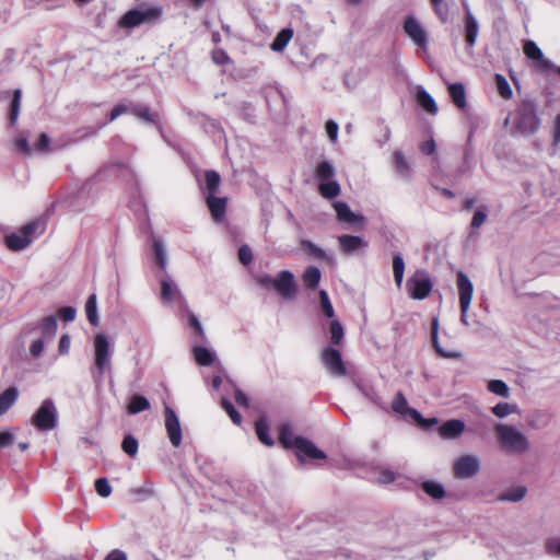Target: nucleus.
<instances>
[{"mask_svg":"<svg viewBox=\"0 0 560 560\" xmlns=\"http://www.w3.org/2000/svg\"><path fill=\"white\" fill-rule=\"evenodd\" d=\"M255 280L262 289H273L283 300H293L298 293L294 275L289 270L280 271L276 278L269 275H258Z\"/></svg>","mask_w":560,"mask_h":560,"instance_id":"f257e3e1","label":"nucleus"},{"mask_svg":"<svg viewBox=\"0 0 560 560\" xmlns=\"http://www.w3.org/2000/svg\"><path fill=\"white\" fill-rule=\"evenodd\" d=\"M46 230V223L36 219L20 229L18 233H12L4 237L5 246L12 252H19L26 248L32 241L42 235Z\"/></svg>","mask_w":560,"mask_h":560,"instance_id":"f03ea898","label":"nucleus"},{"mask_svg":"<svg viewBox=\"0 0 560 560\" xmlns=\"http://www.w3.org/2000/svg\"><path fill=\"white\" fill-rule=\"evenodd\" d=\"M494 431L504 450L513 453H524L529 448L527 438L515 427L499 423L494 427Z\"/></svg>","mask_w":560,"mask_h":560,"instance_id":"7ed1b4c3","label":"nucleus"},{"mask_svg":"<svg viewBox=\"0 0 560 560\" xmlns=\"http://www.w3.org/2000/svg\"><path fill=\"white\" fill-rule=\"evenodd\" d=\"M163 14L161 5H151L145 8L132 9L127 11L118 21L121 28H133L141 24L156 23Z\"/></svg>","mask_w":560,"mask_h":560,"instance_id":"20e7f679","label":"nucleus"},{"mask_svg":"<svg viewBox=\"0 0 560 560\" xmlns=\"http://www.w3.org/2000/svg\"><path fill=\"white\" fill-rule=\"evenodd\" d=\"M315 176L319 180L318 191L323 198L331 200L340 195L341 187L337 180L331 179L335 176V170L329 162L318 163Z\"/></svg>","mask_w":560,"mask_h":560,"instance_id":"39448f33","label":"nucleus"},{"mask_svg":"<svg viewBox=\"0 0 560 560\" xmlns=\"http://www.w3.org/2000/svg\"><path fill=\"white\" fill-rule=\"evenodd\" d=\"M540 121L536 106L532 101L524 100L516 109L515 128L524 135H533L539 128Z\"/></svg>","mask_w":560,"mask_h":560,"instance_id":"423d86ee","label":"nucleus"},{"mask_svg":"<svg viewBox=\"0 0 560 560\" xmlns=\"http://www.w3.org/2000/svg\"><path fill=\"white\" fill-rule=\"evenodd\" d=\"M94 365L95 371L92 372L94 378H101L110 368V343L104 334H97L94 337Z\"/></svg>","mask_w":560,"mask_h":560,"instance_id":"0eeeda50","label":"nucleus"},{"mask_svg":"<svg viewBox=\"0 0 560 560\" xmlns=\"http://www.w3.org/2000/svg\"><path fill=\"white\" fill-rule=\"evenodd\" d=\"M406 288L410 298L415 300H423L430 295L433 283L425 270L418 269L407 280Z\"/></svg>","mask_w":560,"mask_h":560,"instance_id":"6e6552de","label":"nucleus"},{"mask_svg":"<svg viewBox=\"0 0 560 560\" xmlns=\"http://www.w3.org/2000/svg\"><path fill=\"white\" fill-rule=\"evenodd\" d=\"M33 425L39 431L52 430L57 424V411L50 399H45L32 418Z\"/></svg>","mask_w":560,"mask_h":560,"instance_id":"1a4fd4ad","label":"nucleus"},{"mask_svg":"<svg viewBox=\"0 0 560 560\" xmlns=\"http://www.w3.org/2000/svg\"><path fill=\"white\" fill-rule=\"evenodd\" d=\"M405 34L421 50H427L429 45V36L424 26L413 15H407L404 25Z\"/></svg>","mask_w":560,"mask_h":560,"instance_id":"9d476101","label":"nucleus"},{"mask_svg":"<svg viewBox=\"0 0 560 560\" xmlns=\"http://www.w3.org/2000/svg\"><path fill=\"white\" fill-rule=\"evenodd\" d=\"M456 285L458 289L459 295V306L462 313V320L467 324L466 317L467 312L469 310L472 294H474V285L468 278V276L464 271H458L456 275Z\"/></svg>","mask_w":560,"mask_h":560,"instance_id":"9b49d317","label":"nucleus"},{"mask_svg":"<svg viewBox=\"0 0 560 560\" xmlns=\"http://www.w3.org/2000/svg\"><path fill=\"white\" fill-rule=\"evenodd\" d=\"M320 361L326 370L334 376L341 377L346 376L348 373L340 351L332 347H326L322 351Z\"/></svg>","mask_w":560,"mask_h":560,"instance_id":"f8f14e48","label":"nucleus"},{"mask_svg":"<svg viewBox=\"0 0 560 560\" xmlns=\"http://www.w3.org/2000/svg\"><path fill=\"white\" fill-rule=\"evenodd\" d=\"M480 470V460L474 455H464L457 458L453 466V474L458 479L474 477Z\"/></svg>","mask_w":560,"mask_h":560,"instance_id":"ddd939ff","label":"nucleus"},{"mask_svg":"<svg viewBox=\"0 0 560 560\" xmlns=\"http://www.w3.org/2000/svg\"><path fill=\"white\" fill-rule=\"evenodd\" d=\"M392 408L395 412L401 416H410L415 421H417L420 424H423L424 427H430L438 422L435 418L424 420L419 411L408 407L407 399L401 392H398L396 394L392 402Z\"/></svg>","mask_w":560,"mask_h":560,"instance_id":"4468645a","label":"nucleus"},{"mask_svg":"<svg viewBox=\"0 0 560 560\" xmlns=\"http://www.w3.org/2000/svg\"><path fill=\"white\" fill-rule=\"evenodd\" d=\"M523 51L528 59L536 62L538 71L547 73L553 68L552 62L544 57L541 49L535 42L526 40L523 45Z\"/></svg>","mask_w":560,"mask_h":560,"instance_id":"2eb2a0df","label":"nucleus"},{"mask_svg":"<svg viewBox=\"0 0 560 560\" xmlns=\"http://www.w3.org/2000/svg\"><path fill=\"white\" fill-rule=\"evenodd\" d=\"M165 429L170 442L174 447L182 444V427L175 411L171 407H165Z\"/></svg>","mask_w":560,"mask_h":560,"instance_id":"dca6fc26","label":"nucleus"},{"mask_svg":"<svg viewBox=\"0 0 560 560\" xmlns=\"http://www.w3.org/2000/svg\"><path fill=\"white\" fill-rule=\"evenodd\" d=\"M295 450H296V456L300 460H302V456H306L312 459H325L326 454L317 448L313 442L310 440L303 438V436H295Z\"/></svg>","mask_w":560,"mask_h":560,"instance_id":"f3484780","label":"nucleus"},{"mask_svg":"<svg viewBox=\"0 0 560 560\" xmlns=\"http://www.w3.org/2000/svg\"><path fill=\"white\" fill-rule=\"evenodd\" d=\"M439 318L434 317L431 323V339L432 345L434 347V350L438 352L439 355L447 359H457L460 357V352L453 348L443 347L439 341Z\"/></svg>","mask_w":560,"mask_h":560,"instance_id":"a211bd4d","label":"nucleus"},{"mask_svg":"<svg viewBox=\"0 0 560 560\" xmlns=\"http://www.w3.org/2000/svg\"><path fill=\"white\" fill-rule=\"evenodd\" d=\"M206 201L212 219L217 222L222 221L225 217L228 199L225 197L221 198L213 194H208Z\"/></svg>","mask_w":560,"mask_h":560,"instance_id":"6ab92c4d","label":"nucleus"},{"mask_svg":"<svg viewBox=\"0 0 560 560\" xmlns=\"http://www.w3.org/2000/svg\"><path fill=\"white\" fill-rule=\"evenodd\" d=\"M464 431L465 423L459 419L447 420L439 428V433L443 439H456Z\"/></svg>","mask_w":560,"mask_h":560,"instance_id":"aec40b11","label":"nucleus"},{"mask_svg":"<svg viewBox=\"0 0 560 560\" xmlns=\"http://www.w3.org/2000/svg\"><path fill=\"white\" fill-rule=\"evenodd\" d=\"M340 249L343 254H352L361 247H365L366 243L362 237L355 235L343 234L338 237Z\"/></svg>","mask_w":560,"mask_h":560,"instance_id":"412c9836","label":"nucleus"},{"mask_svg":"<svg viewBox=\"0 0 560 560\" xmlns=\"http://www.w3.org/2000/svg\"><path fill=\"white\" fill-rule=\"evenodd\" d=\"M332 207L340 222L355 224L362 219L361 215L353 213L350 207L343 201H335Z\"/></svg>","mask_w":560,"mask_h":560,"instance_id":"4be33fe9","label":"nucleus"},{"mask_svg":"<svg viewBox=\"0 0 560 560\" xmlns=\"http://www.w3.org/2000/svg\"><path fill=\"white\" fill-rule=\"evenodd\" d=\"M161 300L165 303H170V302H174V301L182 302L183 296H182L179 290L177 289V287L174 285L171 281L162 280L161 281Z\"/></svg>","mask_w":560,"mask_h":560,"instance_id":"5701e85b","label":"nucleus"},{"mask_svg":"<svg viewBox=\"0 0 560 560\" xmlns=\"http://www.w3.org/2000/svg\"><path fill=\"white\" fill-rule=\"evenodd\" d=\"M478 23L471 13L467 12L465 15V37L466 43L472 47L478 36Z\"/></svg>","mask_w":560,"mask_h":560,"instance_id":"b1692460","label":"nucleus"},{"mask_svg":"<svg viewBox=\"0 0 560 560\" xmlns=\"http://www.w3.org/2000/svg\"><path fill=\"white\" fill-rule=\"evenodd\" d=\"M448 92H450L453 103L458 108L463 109L466 107V105H467L466 91H465V86L462 83L450 84Z\"/></svg>","mask_w":560,"mask_h":560,"instance_id":"393cba45","label":"nucleus"},{"mask_svg":"<svg viewBox=\"0 0 560 560\" xmlns=\"http://www.w3.org/2000/svg\"><path fill=\"white\" fill-rule=\"evenodd\" d=\"M322 275L317 267L310 266L302 276L304 285L310 290H315L320 281Z\"/></svg>","mask_w":560,"mask_h":560,"instance_id":"a878e982","label":"nucleus"},{"mask_svg":"<svg viewBox=\"0 0 560 560\" xmlns=\"http://www.w3.org/2000/svg\"><path fill=\"white\" fill-rule=\"evenodd\" d=\"M18 399V389L13 386L7 388L0 395V416L4 415Z\"/></svg>","mask_w":560,"mask_h":560,"instance_id":"bb28decb","label":"nucleus"},{"mask_svg":"<svg viewBox=\"0 0 560 560\" xmlns=\"http://www.w3.org/2000/svg\"><path fill=\"white\" fill-rule=\"evenodd\" d=\"M255 430L259 441L262 444L267 446H272L275 444L272 438L269 434V424L266 419H258L255 423Z\"/></svg>","mask_w":560,"mask_h":560,"instance_id":"cd10ccee","label":"nucleus"},{"mask_svg":"<svg viewBox=\"0 0 560 560\" xmlns=\"http://www.w3.org/2000/svg\"><path fill=\"white\" fill-rule=\"evenodd\" d=\"M192 354L195 361L201 366H209L214 361L213 353L209 349L201 346L194 347Z\"/></svg>","mask_w":560,"mask_h":560,"instance_id":"c85d7f7f","label":"nucleus"},{"mask_svg":"<svg viewBox=\"0 0 560 560\" xmlns=\"http://www.w3.org/2000/svg\"><path fill=\"white\" fill-rule=\"evenodd\" d=\"M293 37V30L292 28H282L273 39L271 44V49L273 51H282L285 46L289 44V42Z\"/></svg>","mask_w":560,"mask_h":560,"instance_id":"c756f323","label":"nucleus"},{"mask_svg":"<svg viewBox=\"0 0 560 560\" xmlns=\"http://www.w3.org/2000/svg\"><path fill=\"white\" fill-rule=\"evenodd\" d=\"M279 443L287 450L295 448V436L290 424H282L279 429Z\"/></svg>","mask_w":560,"mask_h":560,"instance_id":"7c9ffc66","label":"nucleus"},{"mask_svg":"<svg viewBox=\"0 0 560 560\" xmlns=\"http://www.w3.org/2000/svg\"><path fill=\"white\" fill-rule=\"evenodd\" d=\"M417 102L429 114L435 115L438 113V106L435 104V101L427 91H424V90L418 91Z\"/></svg>","mask_w":560,"mask_h":560,"instance_id":"2f4dec72","label":"nucleus"},{"mask_svg":"<svg viewBox=\"0 0 560 560\" xmlns=\"http://www.w3.org/2000/svg\"><path fill=\"white\" fill-rule=\"evenodd\" d=\"M149 408H150L149 400L144 396H141V395L132 396V398L130 399V402L127 407L128 412L130 415H136V413L142 412L144 410H148Z\"/></svg>","mask_w":560,"mask_h":560,"instance_id":"473e14b6","label":"nucleus"},{"mask_svg":"<svg viewBox=\"0 0 560 560\" xmlns=\"http://www.w3.org/2000/svg\"><path fill=\"white\" fill-rule=\"evenodd\" d=\"M422 490L435 500L443 499L445 497L444 487L435 481H424L422 483Z\"/></svg>","mask_w":560,"mask_h":560,"instance_id":"72a5a7b5","label":"nucleus"},{"mask_svg":"<svg viewBox=\"0 0 560 560\" xmlns=\"http://www.w3.org/2000/svg\"><path fill=\"white\" fill-rule=\"evenodd\" d=\"M330 342L332 346H341L343 340V327L339 320L332 319L329 325Z\"/></svg>","mask_w":560,"mask_h":560,"instance_id":"f704fd0d","label":"nucleus"},{"mask_svg":"<svg viewBox=\"0 0 560 560\" xmlns=\"http://www.w3.org/2000/svg\"><path fill=\"white\" fill-rule=\"evenodd\" d=\"M205 180L209 194L215 195L221 184L220 174L217 171L212 170L206 171Z\"/></svg>","mask_w":560,"mask_h":560,"instance_id":"c9c22d12","label":"nucleus"},{"mask_svg":"<svg viewBox=\"0 0 560 560\" xmlns=\"http://www.w3.org/2000/svg\"><path fill=\"white\" fill-rule=\"evenodd\" d=\"M405 262L400 254L393 257V273L397 287H400L404 279Z\"/></svg>","mask_w":560,"mask_h":560,"instance_id":"e433bc0d","label":"nucleus"},{"mask_svg":"<svg viewBox=\"0 0 560 560\" xmlns=\"http://www.w3.org/2000/svg\"><path fill=\"white\" fill-rule=\"evenodd\" d=\"M497 89L500 96L504 100H510L513 95L510 83L502 74H495Z\"/></svg>","mask_w":560,"mask_h":560,"instance_id":"4c0bfd02","label":"nucleus"},{"mask_svg":"<svg viewBox=\"0 0 560 560\" xmlns=\"http://www.w3.org/2000/svg\"><path fill=\"white\" fill-rule=\"evenodd\" d=\"M393 158L396 172L399 175L407 177L409 175V164L406 161L404 154L399 151H396Z\"/></svg>","mask_w":560,"mask_h":560,"instance_id":"58836bf2","label":"nucleus"},{"mask_svg":"<svg viewBox=\"0 0 560 560\" xmlns=\"http://www.w3.org/2000/svg\"><path fill=\"white\" fill-rule=\"evenodd\" d=\"M21 97H22L21 91L14 90L12 102H11V107H10V115H9V120H10L11 125H14L18 119V116L20 113V106H21Z\"/></svg>","mask_w":560,"mask_h":560,"instance_id":"ea45409f","label":"nucleus"},{"mask_svg":"<svg viewBox=\"0 0 560 560\" xmlns=\"http://www.w3.org/2000/svg\"><path fill=\"white\" fill-rule=\"evenodd\" d=\"M434 13L442 22H446L450 15V9L444 0H430Z\"/></svg>","mask_w":560,"mask_h":560,"instance_id":"a19ab883","label":"nucleus"},{"mask_svg":"<svg viewBox=\"0 0 560 560\" xmlns=\"http://www.w3.org/2000/svg\"><path fill=\"white\" fill-rule=\"evenodd\" d=\"M85 312H86V317H88L89 322L92 325H97L98 317H97V312H96V295L95 294H92L89 296V299L85 303Z\"/></svg>","mask_w":560,"mask_h":560,"instance_id":"79ce46f5","label":"nucleus"},{"mask_svg":"<svg viewBox=\"0 0 560 560\" xmlns=\"http://www.w3.org/2000/svg\"><path fill=\"white\" fill-rule=\"evenodd\" d=\"M139 443L136 438L128 434L121 442L122 451L130 457H135L138 453Z\"/></svg>","mask_w":560,"mask_h":560,"instance_id":"37998d69","label":"nucleus"},{"mask_svg":"<svg viewBox=\"0 0 560 560\" xmlns=\"http://www.w3.org/2000/svg\"><path fill=\"white\" fill-rule=\"evenodd\" d=\"M301 247L304 252L308 253L310 255H312L315 258H318V259L326 258L325 252L320 247H318L316 244H314L313 242H311L308 240L301 241Z\"/></svg>","mask_w":560,"mask_h":560,"instance_id":"c03bdc74","label":"nucleus"},{"mask_svg":"<svg viewBox=\"0 0 560 560\" xmlns=\"http://www.w3.org/2000/svg\"><path fill=\"white\" fill-rule=\"evenodd\" d=\"M42 331L45 337H54L57 331V319L55 316H47L42 320Z\"/></svg>","mask_w":560,"mask_h":560,"instance_id":"a18cd8bd","label":"nucleus"},{"mask_svg":"<svg viewBox=\"0 0 560 560\" xmlns=\"http://www.w3.org/2000/svg\"><path fill=\"white\" fill-rule=\"evenodd\" d=\"M488 390L501 396V397H508L509 396V387L508 385L501 381V380H492L488 383Z\"/></svg>","mask_w":560,"mask_h":560,"instance_id":"49530a36","label":"nucleus"},{"mask_svg":"<svg viewBox=\"0 0 560 560\" xmlns=\"http://www.w3.org/2000/svg\"><path fill=\"white\" fill-rule=\"evenodd\" d=\"M526 493V489L523 487L513 488L511 490L505 491L501 494L500 499L502 501H512L517 502L524 498Z\"/></svg>","mask_w":560,"mask_h":560,"instance_id":"de8ad7c7","label":"nucleus"},{"mask_svg":"<svg viewBox=\"0 0 560 560\" xmlns=\"http://www.w3.org/2000/svg\"><path fill=\"white\" fill-rule=\"evenodd\" d=\"M319 301L323 313L328 317L332 318L335 316L334 307L330 303L329 296L325 290L319 291Z\"/></svg>","mask_w":560,"mask_h":560,"instance_id":"09e8293b","label":"nucleus"},{"mask_svg":"<svg viewBox=\"0 0 560 560\" xmlns=\"http://www.w3.org/2000/svg\"><path fill=\"white\" fill-rule=\"evenodd\" d=\"M221 406H222V408L226 411V413L230 416L231 420H232L235 424H241V422H242V417H241V415L237 412V410L235 409L234 405H233L229 399L223 398V399L221 400Z\"/></svg>","mask_w":560,"mask_h":560,"instance_id":"8fccbe9b","label":"nucleus"},{"mask_svg":"<svg viewBox=\"0 0 560 560\" xmlns=\"http://www.w3.org/2000/svg\"><path fill=\"white\" fill-rule=\"evenodd\" d=\"M212 61L218 66H226L232 62L228 52L221 48H215L211 52Z\"/></svg>","mask_w":560,"mask_h":560,"instance_id":"3c124183","label":"nucleus"},{"mask_svg":"<svg viewBox=\"0 0 560 560\" xmlns=\"http://www.w3.org/2000/svg\"><path fill=\"white\" fill-rule=\"evenodd\" d=\"M153 250L155 256V264L161 268L164 269L166 266V259H165V253L163 245L160 241L155 240L153 242Z\"/></svg>","mask_w":560,"mask_h":560,"instance_id":"603ef678","label":"nucleus"},{"mask_svg":"<svg viewBox=\"0 0 560 560\" xmlns=\"http://www.w3.org/2000/svg\"><path fill=\"white\" fill-rule=\"evenodd\" d=\"M188 325L194 329V335L196 338L199 340L205 339L203 328L194 313H188Z\"/></svg>","mask_w":560,"mask_h":560,"instance_id":"864d4df0","label":"nucleus"},{"mask_svg":"<svg viewBox=\"0 0 560 560\" xmlns=\"http://www.w3.org/2000/svg\"><path fill=\"white\" fill-rule=\"evenodd\" d=\"M131 113L145 121L155 122V115L147 106H136Z\"/></svg>","mask_w":560,"mask_h":560,"instance_id":"5fc2aeb1","label":"nucleus"},{"mask_svg":"<svg viewBox=\"0 0 560 560\" xmlns=\"http://www.w3.org/2000/svg\"><path fill=\"white\" fill-rule=\"evenodd\" d=\"M95 491L100 497L107 498L112 493V487L106 478L95 480Z\"/></svg>","mask_w":560,"mask_h":560,"instance_id":"6e6d98bb","label":"nucleus"},{"mask_svg":"<svg viewBox=\"0 0 560 560\" xmlns=\"http://www.w3.org/2000/svg\"><path fill=\"white\" fill-rule=\"evenodd\" d=\"M253 250L248 245H242L238 248V259L244 266H248L253 261Z\"/></svg>","mask_w":560,"mask_h":560,"instance_id":"4d7b16f0","label":"nucleus"},{"mask_svg":"<svg viewBox=\"0 0 560 560\" xmlns=\"http://www.w3.org/2000/svg\"><path fill=\"white\" fill-rule=\"evenodd\" d=\"M513 411L514 406L510 405L509 402H499L492 408V412L499 418L506 417Z\"/></svg>","mask_w":560,"mask_h":560,"instance_id":"13d9d810","label":"nucleus"},{"mask_svg":"<svg viewBox=\"0 0 560 560\" xmlns=\"http://www.w3.org/2000/svg\"><path fill=\"white\" fill-rule=\"evenodd\" d=\"M14 145H15L16 150L20 151L24 155H30L33 151L28 143V140L23 136H20L15 139Z\"/></svg>","mask_w":560,"mask_h":560,"instance_id":"bf43d9fd","label":"nucleus"},{"mask_svg":"<svg viewBox=\"0 0 560 560\" xmlns=\"http://www.w3.org/2000/svg\"><path fill=\"white\" fill-rule=\"evenodd\" d=\"M486 219V207H482V209H479L475 212L470 223L471 228L475 230L479 229L485 223Z\"/></svg>","mask_w":560,"mask_h":560,"instance_id":"052dcab7","label":"nucleus"},{"mask_svg":"<svg viewBox=\"0 0 560 560\" xmlns=\"http://www.w3.org/2000/svg\"><path fill=\"white\" fill-rule=\"evenodd\" d=\"M546 551L549 555L560 557V539L559 538L549 539L546 542Z\"/></svg>","mask_w":560,"mask_h":560,"instance_id":"680f3d73","label":"nucleus"},{"mask_svg":"<svg viewBox=\"0 0 560 560\" xmlns=\"http://www.w3.org/2000/svg\"><path fill=\"white\" fill-rule=\"evenodd\" d=\"M75 310L71 306L61 307L59 316L63 322H72L75 318Z\"/></svg>","mask_w":560,"mask_h":560,"instance_id":"e2e57ef3","label":"nucleus"},{"mask_svg":"<svg viewBox=\"0 0 560 560\" xmlns=\"http://www.w3.org/2000/svg\"><path fill=\"white\" fill-rule=\"evenodd\" d=\"M49 137L45 132L40 133L35 144V150L40 152L47 151L49 148Z\"/></svg>","mask_w":560,"mask_h":560,"instance_id":"0e129e2a","label":"nucleus"},{"mask_svg":"<svg viewBox=\"0 0 560 560\" xmlns=\"http://www.w3.org/2000/svg\"><path fill=\"white\" fill-rule=\"evenodd\" d=\"M326 132L329 139L332 142H336L338 137V125L334 120H328L326 122Z\"/></svg>","mask_w":560,"mask_h":560,"instance_id":"69168bd1","label":"nucleus"},{"mask_svg":"<svg viewBox=\"0 0 560 560\" xmlns=\"http://www.w3.org/2000/svg\"><path fill=\"white\" fill-rule=\"evenodd\" d=\"M71 339L69 335H62L59 339L58 351L60 354H67L70 349Z\"/></svg>","mask_w":560,"mask_h":560,"instance_id":"338daca9","label":"nucleus"},{"mask_svg":"<svg viewBox=\"0 0 560 560\" xmlns=\"http://www.w3.org/2000/svg\"><path fill=\"white\" fill-rule=\"evenodd\" d=\"M420 150L425 155H432L436 150L434 140L430 139V140L422 142L420 145Z\"/></svg>","mask_w":560,"mask_h":560,"instance_id":"774afa93","label":"nucleus"}]
</instances>
